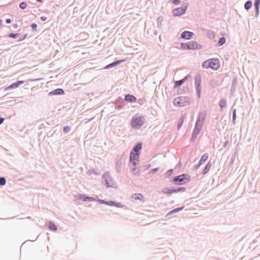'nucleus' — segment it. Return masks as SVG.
Wrapping results in <instances>:
<instances>
[{
	"mask_svg": "<svg viewBox=\"0 0 260 260\" xmlns=\"http://www.w3.org/2000/svg\"><path fill=\"white\" fill-rule=\"evenodd\" d=\"M142 149V144L139 143L134 147L130 153V162L134 166H136L139 163V155Z\"/></svg>",
	"mask_w": 260,
	"mask_h": 260,
	"instance_id": "1",
	"label": "nucleus"
},
{
	"mask_svg": "<svg viewBox=\"0 0 260 260\" xmlns=\"http://www.w3.org/2000/svg\"><path fill=\"white\" fill-rule=\"evenodd\" d=\"M37 1L39 2H42L43 1V0H37Z\"/></svg>",
	"mask_w": 260,
	"mask_h": 260,
	"instance_id": "42",
	"label": "nucleus"
},
{
	"mask_svg": "<svg viewBox=\"0 0 260 260\" xmlns=\"http://www.w3.org/2000/svg\"><path fill=\"white\" fill-rule=\"evenodd\" d=\"M41 19L42 20V21H45L46 19H47V18L45 17V16H42L41 17Z\"/></svg>",
	"mask_w": 260,
	"mask_h": 260,
	"instance_id": "37",
	"label": "nucleus"
},
{
	"mask_svg": "<svg viewBox=\"0 0 260 260\" xmlns=\"http://www.w3.org/2000/svg\"><path fill=\"white\" fill-rule=\"evenodd\" d=\"M260 5V0H255V7H256L257 10H258L259 5Z\"/></svg>",
	"mask_w": 260,
	"mask_h": 260,
	"instance_id": "28",
	"label": "nucleus"
},
{
	"mask_svg": "<svg viewBox=\"0 0 260 260\" xmlns=\"http://www.w3.org/2000/svg\"><path fill=\"white\" fill-rule=\"evenodd\" d=\"M134 167L131 169V172L132 174L134 175H138L139 174V171L138 168H137L136 166H134Z\"/></svg>",
	"mask_w": 260,
	"mask_h": 260,
	"instance_id": "20",
	"label": "nucleus"
},
{
	"mask_svg": "<svg viewBox=\"0 0 260 260\" xmlns=\"http://www.w3.org/2000/svg\"><path fill=\"white\" fill-rule=\"evenodd\" d=\"M225 38L222 37V38H221L219 40L218 44L219 46H221L225 43Z\"/></svg>",
	"mask_w": 260,
	"mask_h": 260,
	"instance_id": "23",
	"label": "nucleus"
},
{
	"mask_svg": "<svg viewBox=\"0 0 260 260\" xmlns=\"http://www.w3.org/2000/svg\"><path fill=\"white\" fill-rule=\"evenodd\" d=\"M144 123L143 118L136 115L134 116L131 121V125L134 128H139Z\"/></svg>",
	"mask_w": 260,
	"mask_h": 260,
	"instance_id": "4",
	"label": "nucleus"
},
{
	"mask_svg": "<svg viewBox=\"0 0 260 260\" xmlns=\"http://www.w3.org/2000/svg\"><path fill=\"white\" fill-rule=\"evenodd\" d=\"M176 190H177V192H179L180 191H184L185 190V188H179V189H177Z\"/></svg>",
	"mask_w": 260,
	"mask_h": 260,
	"instance_id": "36",
	"label": "nucleus"
},
{
	"mask_svg": "<svg viewBox=\"0 0 260 260\" xmlns=\"http://www.w3.org/2000/svg\"><path fill=\"white\" fill-rule=\"evenodd\" d=\"M132 198L134 201L139 200L141 202L145 201V198L144 196L141 193H135L132 196Z\"/></svg>",
	"mask_w": 260,
	"mask_h": 260,
	"instance_id": "8",
	"label": "nucleus"
},
{
	"mask_svg": "<svg viewBox=\"0 0 260 260\" xmlns=\"http://www.w3.org/2000/svg\"><path fill=\"white\" fill-rule=\"evenodd\" d=\"M24 83L23 81H18V82L14 83L10 86H9L7 89H12V88H16L19 86H20L21 84H23Z\"/></svg>",
	"mask_w": 260,
	"mask_h": 260,
	"instance_id": "13",
	"label": "nucleus"
},
{
	"mask_svg": "<svg viewBox=\"0 0 260 260\" xmlns=\"http://www.w3.org/2000/svg\"><path fill=\"white\" fill-rule=\"evenodd\" d=\"M181 48L183 49H188L189 50V43H184L181 44Z\"/></svg>",
	"mask_w": 260,
	"mask_h": 260,
	"instance_id": "25",
	"label": "nucleus"
},
{
	"mask_svg": "<svg viewBox=\"0 0 260 260\" xmlns=\"http://www.w3.org/2000/svg\"><path fill=\"white\" fill-rule=\"evenodd\" d=\"M211 166H212L211 164H210V162H208V164L207 165V166H206V167L205 168V169H204V170L203 171V174H205L207 173L208 172V171H209V170L210 169Z\"/></svg>",
	"mask_w": 260,
	"mask_h": 260,
	"instance_id": "18",
	"label": "nucleus"
},
{
	"mask_svg": "<svg viewBox=\"0 0 260 260\" xmlns=\"http://www.w3.org/2000/svg\"><path fill=\"white\" fill-rule=\"evenodd\" d=\"M26 36H27L26 35H25L24 36V37H23V38H22L21 40H24V39L26 37Z\"/></svg>",
	"mask_w": 260,
	"mask_h": 260,
	"instance_id": "40",
	"label": "nucleus"
},
{
	"mask_svg": "<svg viewBox=\"0 0 260 260\" xmlns=\"http://www.w3.org/2000/svg\"><path fill=\"white\" fill-rule=\"evenodd\" d=\"M82 199H83L84 201H86V200H88L89 201H92L93 199L91 197H85L83 198L81 197Z\"/></svg>",
	"mask_w": 260,
	"mask_h": 260,
	"instance_id": "31",
	"label": "nucleus"
},
{
	"mask_svg": "<svg viewBox=\"0 0 260 260\" xmlns=\"http://www.w3.org/2000/svg\"><path fill=\"white\" fill-rule=\"evenodd\" d=\"M48 228L50 230L52 231H56L57 230L56 226L51 222H50L48 224Z\"/></svg>",
	"mask_w": 260,
	"mask_h": 260,
	"instance_id": "19",
	"label": "nucleus"
},
{
	"mask_svg": "<svg viewBox=\"0 0 260 260\" xmlns=\"http://www.w3.org/2000/svg\"><path fill=\"white\" fill-rule=\"evenodd\" d=\"M70 131V127L68 126H65L63 128V131L64 133H67Z\"/></svg>",
	"mask_w": 260,
	"mask_h": 260,
	"instance_id": "30",
	"label": "nucleus"
},
{
	"mask_svg": "<svg viewBox=\"0 0 260 260\" xmlns=\"http://www.w3.org/2000/svg\"><path fill=\"white\" fill-rule=\"evenodd\" d=\"M189 43V50H196L198 49H200L201 48V46L198 44L197 42L194 41H191L188 43Z\"/></svg>",
	"mask_w": 260,
	"mask_h": 260,
	"instance_id": "7",
	"label": "nucleus"
},
{
	"mask_svg": "<svg viewBox=\"0 0 260 260\" xmlns=\"http://www.w3.org/2000/svg\"><path fill=\"white\" fill-rule=\"evenodd\" d=\"M186 79H187V77H185L184 78H183V79H182L181 80L176 81L175 82V87L176 86H179L181 85L184 82V81L186 80Z\"/></svg>",
	"mask_w": 260,
	"mask_h": 260,
	"instance_id": "16",
	"label": "nucleus"
},
{
	"mask_svg": "<svg viewBox=\"0 0 260 260\" xmlns=\"http://www.w3.org/2000/svg\"><path fill=\"white\" fill-rule=\"evenodd\" d=\"M251 5H252V3L251 2H250V1L247 2L245 4V8L246 9L248 10L249 9H250L251 8Z\"/></svg>",
	"mask_w": 260,
	"mask_h": 260,
	"instance_id": "24",
	"label": "nucleus"
},
{
	"mask_svg": "<svg viewBox=\"0 0 260 260\" xmlns=\"http://www.w3.org/2000/svg\"><path fill=\"white\" fill-rule=\"evenodd\" d=\"M19 35V34H13L11 33L9 35V37L10 38H16Z\"/></svg>",
	"mask_w": 260,
	"mask_h": 260,
	"instance_id": "29",
	"label": "nucleus"
},
{
	"mask_svg": "<svg viewBox=\"0 0 260 260\" xmlns=\"http://www.w3.org/2000/svg\"><path fill=\"white\" fill-rule=\"evenodd\" d=\"M183 208V207L178 208H176V209L172 210L171 212L172 213V212H178V211L181 210Z\"/></svg>",
	"mask_w": 260,
	"mask_h": 260,
	"instance_id": "32",
	"label": "nucleus"
},
{
	"mask_svg": "<svg viewBox=\"0 0 260 260\" xmlns=\"http://www.w3.org/2000/svg\"><path fill=\"white\" fill-rule=\"evenodd\" d=\"M189 178L185 175L178 176L174 178V182L177 185H182L189 182Z\"/></svg>",
	"mask_w": 260,
	"mask_h": 260,
	"instance_id": "5",
	"label": "nucleus"
},
{
	"mask_svg": "<svg viewBox=\"0 0 260 260\" xmlns=\"http://www.w3.org/2000/svg\"><path fill=\"white\" fill-rule=\"evenodd\" d=\"M99 202L101 204H104L108 205H109V206H117V207H120V206H119L120 204L119 203H117V204H116L113 201H110V202H106V201H105L104 200H99Z\"/></svg>",
	"mask_w": 260,
	"mask_h": 260,
	"instance_id": "14",
	"label": "nucleus"
},
{
	"mask_svg": "<svg viewBox=\"0 0 260 260\" xmlns=\"http://www.w3.org/2000/svg\"><path fill=\"white\" fill-rule=\"evenodd\" d=\"M6 184V179L3 178H0V185H4Z\"/></svg>",
	"mask_w": 260,
	"mask_h": 260,
	"instance_id": "27",
	"label": "nucleus"
},
{
	"mask_svg": "<svg viewBox=\"0 0 260 260\" xmlns=\"http://www.w3.org/2000/svg\"><path fill=\"white\" fill-rule=\"evenodd\" d=\"M192 35L193 33L192 32L185 31L182 33L181 37L185 39H189L192 37Z\"/></svg>",
	"mask_w": 260,
	"mask_h": 260,
	"instance_id": "11",
	"label": "nucleus"
},
{
	"mask_svg": "<svg viewBox=\"0 0 260 260\" xmlns=\"http://www.w3.org/2000/svg\"><path fill=\"white\" fill-rule=\"evenodd\" d=\"M31 26L32 28V29L36 30L37 27V25L36 23H32Z\"/></svg>",
	"mask_w": 260,
	"mask_h": 260,
	"instance_id": "34",
	"label": "nucleus"
},
{
	"mask_svg": "<svg viewBox=\"0 0 260 260\" xmlns=\"http://www.w3.org/2000/svg\"><path fill=\"white\" fill-rule=\"evenodd\" d=\"M185 12V9L180 7L175 9L173 11V14L175 16H180L183 14Z\"/></svg>",
	"mask_w": 260,
	"mask_h": 260,
	"instance_id": "6",
	"label": "nucleus"
},
{
	"mask_svg": "<svg viewBox=\"0 0 260 260\" xmlns=\"http://www.w3.org/2000/svg\"><path fill=\"white\" fill-rule=\"evenodd\" d=\"M6 21L7 23H10L11 22V20L10 19H7Z\"/></svg>",
	"mask_w": 260,
	"mask_h": 260,
	"instance_id": "38",
	"label": "nucleus"
},
{
	"mask_svg": "<svg viewBox=\"0 0 260 260\" xmlns=\"http://www.w3.org/2000/svg\"><path fill=\"white\" fill-rule=\"evenodd\" d=\"M27 4L25 2H22L20 3L19 7L22 9H25L27 7Z\"/></svg>",
	"mask_w": 260,
	"mask_h": 260,
	"instance_id": "26",
	"label": "nucleus"
},
{
	"mask_svg": "<svg viewBox=\"0 0 260 260\" xmlns=\"http://www.w3.org/2000/svg\"><path fill=\"white\" fill-rule=\"evenodd\" d=\"M206 118V115L205 114H201L200 115L198 119L197 120L196 127L194 128L193 135H197L199 132H200V130L202 127V126L204 124V121Z\"/></svg>",
	"mask_w": 260,
	"mask_h": 260,
	"instance_id": "3",
	"label": "nucleus"
},
{
	"mask_svg": "<svg viewBox=\"0 0 260 260\" xmlns=\"http://www.w3.org/2000/svg\"><path fill=\"white\" fill-rule=\"evenodd\" d=\"M63 94H64V91L60 88L55 89L49 93V94L50 95H60Z\"/></svg>",
	"mask_w": 260,
	"mask_h": 260,
	"instance_id": "10",
	"label": "nucleus"
},
{
	"mask_svg": "<svg viewBox=\"0 0 260 260\" xmlns=\"http://www.w3.org/2000/svg\"><path fill=\"white\" fill-rule=\"evenodd\" d=\"M219 106L221 109H222L226 106V101L224 100H221L219 102Z\"/></svg>",
	"mask_w": 260,
	"mask_h": 260,
	"instance_id": "22",
	"label": "nucleus"
},
{
	"mask_svg": "<svg viewBox=\"0 0 260 260\" xmlns=\"http://www.w3.org/2000/svg\"><path fill=\"white\" fill-rule=\"evenodd\" d=\"M2 24V20L1 19H0V27L1 26Z\"/></svg>",
	"mask_w": 260,
	"mask_h": 260,
	"instance_id": "41",
	"label": "nucleus"
},
{
	"mask_svg": "<svg viewBox=\"0 0 260 260\" xmlns=\"http://www.w3.org/2000/svg\"><path fill=\"white\" fill-rule=\"evenodd\" d=\"M125 100L129 103H134L136 101L137 99L135 96L133 95L127 94L125 96Z\"/></svg>",
	"mask_w": 260,
	"mask_h": 260,
	"instance_id": "12",
	"label": "nucleus"
},
{
	"mask_svg": "<svg viewBox=\"0 0 260 260\" xmlns=\"http://www.w3.org/2000/svg\"><path fill=\"white\" fill-rule=\"evenodd\" d=\"M174 104L176 106L182 107L184 106L183 99L180 97L174 99Z\"/></svg>",
	"mask_w": 260,
	"mask_h": 260,
	"instance_id": "9",
	"label": "nucleus"
},
{
	"mask_svg": "<svg viewBox=\"0 0 260 260\" xmlns=\"http://www.w3.org/2000/svg\"><path fill=\"white\" fill-rule=\"evenodd\" d=\"M233 119L234 120L236 119V110H234L233 115Z\"/></svg>",
	"mask_w": 260,
	"mask_h": 260,
	"instance_id": "35",
	"label": "nucleus"
},
{
	"mask_svg": "<svg viewBox=\"0 0 260 260\" xmlns=\"http://www.w3.org/2000/svg\"><path fill=\"white\" fill-rule=\"evenodd\" d=\"M203 68L212 70H218L220 67V62L217 58H210L204 61L202 65Z\"/></svg>",
	"mask_w": 260,
	"mask_h": 260,
	"instance_id": "2",
	"label": "nucleus"
},
{
	"mask_svg": "<svg viewBox=\"0 0 260 260\" xmlns=\"http://www.w3.org/2000/svg\"><path fill=\"white\" fill-rule=\"evenodd\" d=\"M208 155L207 154H204L202 156V157L199 161L200 164H202L203 163L205 162L208 159Z\"/></svg>",
	"mask_w": 260,
	"mask_h": 260,
	"instance_id": "17",
	"label": "nucleus"
},
{
	"mask_svg": "<svg viewBox=\"0 0 260 260\" xmlns=\"http://www.w3.org/2000/svg\"><path fill=\"white\" fill-rule=\"evenodd\" d=\"M124 61H125V60H123V59L117 60L114 62H112V63L109 64L108 66H107L106 67H105V69H108L109 68H111V67L116 66L117 64H120V63L124 62Z\"/></svg>",
	"mask_w": 260,
	"mask_h": 260,
	"instance_id": "15",
	"label": "nucleus"
},
{
	"mask_svg": "<svg viewBox=\"0 0 260 260\" xmlns=\"http://www.w3.org/2000/svg\"><path fill=\"white\" fill-rule=\"evenodd\" d=\"M172 3L175 5H179L180 4V1L178 0H172Z\"/></svg>",
	"mask_w": 260,
	"mask_h": 260,
	"instance_id": "33",
	"label": "nucleus"
},
{
	"mask_svg": "<svg viewBox=\"0 0 260 260\" xmlns=\"http://www.w3.org/2000/svg\"><path fill=\"white\" fill-rule=\"evenodd\" d=\"M163 192L166 194H172L174 192H177L176 189H165L163 191Z\"/></svg>",
	"mask_w": 260,
	"mask_h": 260,
	"instance_id": "21",
	"label": "nucleus"
},
{
	"mask_svg": "<svg viewBox=\"0 0 260 260\" xmlns=\"http://www.w3.org/2000/svg\"><path fill=\"white\" fill-rule=\"evenodd\" d=\"M4 120V118H0V124L3 122Z\"/></svg>",
	"mask_w": 260,
	"mask_h": 260,
	"instance_id": "39",
	"label": "nucleus"
}]
</instances>
